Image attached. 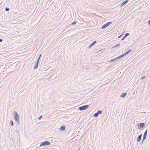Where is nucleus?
I'll use <instances>...</instances> for the list:
<instances>
[{
    "mask_svg": "<svg viewBox=\"0 0 150 150\" xmlns=\"http://www.w3.org/2000/svg\"><path fill=\"white\" fill-rule=\"evenodd\" d=\"M122 35H123V34H121L120 35V36H119L118 37V38H121L122 36Z\"/></svg>",
    "mask_w": 150,
    "mask_h": 150,
    "instance_id": "nucleus-26",
    "label": "nucleus"
},
{
    "mask_svg": "<svg viewBox=\"0 0 150 150\" xmlns=\"http://www.w3.org/2000/svg\"><path fill=\"white\" fill-rule=\"evenodd\" d=\"M96 41H94L89 46V48H91L92 46H93L96 43Z\"/></svg>",
    "mask_w": 150,
    "mask_h": 150,
    "instance_id": "nucleus-10",
    "label": "nucleus"
},
{
    "mask_svg": "<svg viewBox=\"0 0 150 150\" xmlns=\"http://www.w3.org/2000/svg\"><path fill=\"white\" fill-rule=\"evenodd\" d=\"M128 1L127 0H125L123 2L121 5V6H122L124 5L125 4L127 3Z\"/></svg>",
    "mask_w": 150,
    "mask_h": 150,
    "instance_id": "nucleus-12",
    "label": "nucleus"
},
{
    "mask_svg": "<svg viewBox=\"0 0 150 150\" xmlns=\"http://www.w3.org/2000/svg\"><path fill=\"white\" fill-rule=\"evenodd\" d=\"M147 134V130H146L145 131L144 133V134L143 138L142 140V142H143L146 139Z\"/></svg>",
    "mask_w": 150,
    "mask_h": 150,
    "instance_id": "nucleus-5",
    "label": "nucleus"
},
{
    "mask_svg": "<svg viewBox=\"0 0 150 150\" xmlns=\"http://www.w3.org/2000/svg\"><path fill=\"white\" fill-rule=\"evenodd\" d=\"M124 56V55L122 54L120 55L119 56L117 57L116 58L117 60L118 59H120L121 58L123 57Z\"/></svg>",
    "mask_w": 150,
    "mask_h": 150,
    "instance_id": "nucleus-14",
    "label": "nucleus"
},
{
    "mask_svg": "<svg viewBox=\"0 0 150 150\" xmlns=\"http://www.w3.org/2000/svg\"><path fill=\"white\" fill-rule=\"evenodd\" d=\"M76 21H74L73 22L71 23V24L72 25H74L75 24H76Z\"/></svg>",
    "mask_w": 150,
    "mask_h": 150,
    "instance_id": "nucleus-21",
    "label": "nucleus"
},
{
    "mask_svg": "<svg viewBox=\"0 0 150 150\" xmlns=\"http://www.w3.org/2000/svg\"><path fill=\"white\" fill-rule=\"evenodd\" d=\"M131 51H132V50L130 49L129 50H128V51H127L125 53L123 54L124 55V56H125L127 54L129 53Z\"/></svg>",
    "mask_w": 150,
    "mask_h": 150,
    "instance_id": "nucleus-11",
    "label": "nucleus"
},
{
    "mask_svg": "<svg viewBox=\"0 0 150 150\" xmlns=\"http://www.w3.org/2000/svg\"><path fill=\"white\" fill-rule=\"evenodd\" d=\"M148 24L150 25V20H149L148 22Z\"/></svg>",
    "mask_w": 150,
    "mask_h": 150,
    "instance_id": "nucleus-28",
    "label": "nucleus"
},
{
    "mask_svg": "<svg viewBox=\"0 0 150 150\" xmlns=\"http://www.w3.org/2000/svg\"><path fill=\"white\" fill-rule=\"evenodd\" d=\"M120 45V44L119 43V44H117V45H115V46H114V47H115L119 46Z\"/></svg>",
    "mask_w": 150,
    "mask_h": 150,
    "instance_id": "nucleus-22",
    "label": "nucleus"
},
{
    "mask_svg": "<svg viewBox=\"0 0 150 150\" xmlns=\"http://www.w3.org/2000/svg\"><path fill=\"white\" fill-rule=\"evenodd\" d=\"M13 114L14 115V118L15 120L18 123L20 124V122L19 121V116L18 113L16 111H14L13 112Z\"/></svg>",
    "mask_w": 150,
    "mask_h": 150,
    "instance_id": "nucleus-1",
    "label": "nucleus"
},
{
    "mask_svg": "<svg viewBox=\"0 0 150 150\" xmlns=\"http://www.w3.org/2000/svg\"><path fill=\"white\" fill-rule=\"evenodd\" d=\"M117 60V59H116V58H115L114 59H112L111 60H110L109 62H114V61H115Z\"/></svg>",
    "mask_w": 150,
    "mask_h": 150,
    "instance_id": "nucleus-17",
    "label": "nucleus"
},
{
    "mask_svg": "<svg viewBox=\"0 0 150 150\" xmlns=\"http://www.w3.org/2000/svg\"><path fill=\"white\" fill-rule=\"evenodd\" d=\"M5 10L6 11H9V8H8L6 7L5 8Z\"/></svg>",
    "mask_w": 150,
    "mask_h": 150,
    "instance_id": "nucleus-20",
    "label": "nucleus"
},
{
    "mask_svg": "<svg viewBox=\"0 0 150 150\" xmlns=\"http://www.w3.org/2000/svg\"><path fill=\"white\" fill-rule=\"evenodd\" d=\"M42 117V116H40L39 118H38V119L40 120L41 118Z\"/></svg>",
    "mask_w": 150,
    "mask_h": 150,
    "instance_id": "nucleus-25",
    "label": "nucleus"
},
{
    "mask_svg": "<svg viewBox=\"0 0 150 150\" xmlns=\"http://www.w3.org/2000/svg\"><path fill=\"white\" fill-rule=\"evenodd\" d=\"M89 105H84L79 108V109L80 110H85L86 109L89 107Z\"/></svg>",
    "mask_w": 150,
    "mask_h": 150,
    "instance_id": "nucleus-2",
    "label": "nucleus"
},
{
    "mask_svg": "<svg viewBox=\"0 0 150 150\" xmlns=\"http://www.w3.org/2000/svg\"><path fill=\"white\" fill-rule=\"evenodd\" d=\"M3 41V40L1 39H0V42H2Z\"/></svg>",
    "mask_w": 150,
    "mask_h": 150,
    "instance_id": "nucleus-30",
    "label": "nucleus"
},
{
    "mask_svg": "<svg viewBox=\"0 0 150 150\" xmlns=\"http://www.w3.org/2000/svg\"><path fill=\"white\" fill-rule=\"evenodd\" d=\"M138 126H139V125H138ZM145 126V124L143 122L140 123L139 124V126L141 128H143Z\"/></svg>",
    "mask_w": 150,
    "mask_h": 150,
    "instance_id": "nucleus-6",
    "label": "nucleus"
},
{
    "mask_svg": "<svg viewBox=\"0 0 150 150\" xmlns=\"http://www.w3.org/2000/svg\"><path fill=\"white\" fill-rule=\"evenodd\" d=\"M97 112L99 115V114H102V111L101 110H98Z\"/></svg>",
    "mask_w": 150,
    "mask_h": 150,
    "instance_id": "nucleus-16",
    "label": "nucleus"
},
{
    "mask_svg": "<svg viewBox=\"0 0 150 150\" xmlns=\"http://www.w3.org/2000/svg\"><path fill=\"white\" fill-rule=\"evenodd\" d=\"M40 58H38L37 60V61L36 62H38V63H39V61H40Z\"/></svg>",
    "mask_w": 150,
    "mask_h": 150,
    "instance_id": "nucleus-24",
    "label": "nucleus"
},
{
    "mask_svg": "<svg viewBox=\"0 0 150 150\" xmlns=\"http://www.w3.org/2000/svg\"><path fill=\"white\" fill-rule=\"evenodd\" d=\"M42 56V54H40V55H39V57L38 58H40H40Z\"/></svg>",
    "mask_w": 150,
    "mask_h": 150,
    "instance_id": "nucleus-27",
    "label": "nucleus"
},
{
    "mask_svg": "<svg viewBox=\"0 0 150 150\" xmlns=\"http://www.w3.org/2000/svg\"><path fill=\"white\" fill-rule=\"evenodd\" d=\"M146 77V76H144L142 77L141 78V79L142 80H143Z\"/></svg>",
    "mask_w": 150,
    "mask_h": 150,
    "instance_id": "nucleus-23",
    "label": "nucleus"
},
{
    "mask_svg": "<svg viewBox=\"0 0 150 150\" xmlns=\"http://www.w3.org/2000/svg\"><path fill=\"white\" fill-rule=\"evenodd\" d=\"M38 64H39V63L36 62L35 64V66H34V69H37L38 67Z\"/></svg>",
    "mask_w": 150,
    "mask_h": 150,
    "instance_id": "nucleus-13",
    "label": "nucleus"
},
{
    "mask_svg": "<svg viewBox=\"0 0 150 150\" xmlns=\"http://www.w3.org/2000/svg\"><path fill=\"white\" fill-rule=\"evenodd\" d=\"M50 142L48 141H45L41 143L40 146H42L47 145H50Z\"/></svg>",
    "mask_w": 150,
    "mask_h": 150,
    "instance_id": "nucleus-3",
    "label": "nucleus"
},
{
    "mask_svg": "<svg viewBox=\"0 0 150 150\" xmlns=\"http://www.w3.org/2000/svg\"><path fill=\"white\" fill-rule=\"evenodd\" d=\"M10 124L11 125V126H12L14 125L13 122L12 120H11L10 122Z\"/></svg>",
    "mask_w": 150,
    "mask_h": 150,
    "instance_id": "nucleus-18",
    "label": "nucleus"
},
{
    "mask_svg": "<svg viewBox=\"0 0 150 150\" xmlns=\"http://www.w3.org/2000/svg\"><path fill=\"white\" fill-rule=\"evenodd\" d=\"M125 38V36H124V37L122 38V39L121 40H123Z\"/></svg>",
    "mask_w": 150,
    "mask_h": 150,
    "instance_id": "nucleus-29",
    "label": "nucleus"
},
{
    "mask_svg": "<svg viewBox=\"0 0 150 150\" xmlns=\"http://www.w3.org/2000/svg\"><path fill=\"white\" fill-rule=\"evenodd\" d=\"M127 94V93H123L121 94L120 96V97L122 98H125L126 97Z\"/></svg>",
    "mask_w": 150,
    "mask_h": 150,
    "instance_id": "nucleus-8",
    "label": "nucleus"
},
{
    "mask_svg": "<svg viewBox=\"0 0 150 150\" xmlns=\"http://www.w3.org/2000/svg\"><path fill=\"white\" fill-rule=\"evenodd\" d=\"M112 23V22H109L106 23L104 24L103 25L102 27V29H103L106 27H107L108 26L110 25Z\"/></svg>",
    "mask_w": 150,
    "mask_h": 150,
    "instance_id": "nucleus-4",
    "label": "nucleus"
},
{
    "mask_svg": "<svg viewBox=\"0 0 150 150\" xmlns=\"http://www.w3.org/2000/svg\"><path fill=\"white\" fill-rule=\"evenodd\" d=\"M129 35V33H126L125 34L124 36L126 38L127 36H128Z\"/></svg>",
    "mask_w": 150,
    "mask_h": 150,
    "instance_id": "nucleus-19",
    "label": "nucleus"
},
{
    "mask_svg": "<svg viewBox=\"0 0 150 150\" xmlns=\"http://www.w3.org/2000/svg\"><path fill=\"white\" fill-rule=\"evenodd\" d=\"M65 129V127L64 125L62 126L60 128V130L61 131H63Z\"/></svg>",
    "mask_w": 150,
    "mask_h": 150,
    "instance_id": "nucleus-9",
    "label": "nucleus"
},
{
    "mask_svg": "<svg viewBox=\"0 0 150 150\" xmlns=\"http://www.w3.org/2000/svg\"><path fill=\"white\" fill-rule=\"evenodd\" d=\"M142 134H140L138 137L137 138V142H139L141 139V138H142Z\"/></svg>",
    "mask_w": 150,
    "mask_h": 150,
    "instance_id": "nucleus-7",
    "label": "nucleus"
},
{
    "mask_svg": "<svg viewBox=\"0 0 150 150\" xmlns=\"http://www.w3.org/2000/svg\"><path fill=\"white\" fill-rule=\"evenodd\" d=\"M98 115V113H97L96 112V113H95L94 115H93V117H97Z\"/></svg>",
    "mask_w": 150,
    "mask_h": 150,
    "instance_id": "nucleus-15",
    "label": "nucleus"
}]
</instances>
